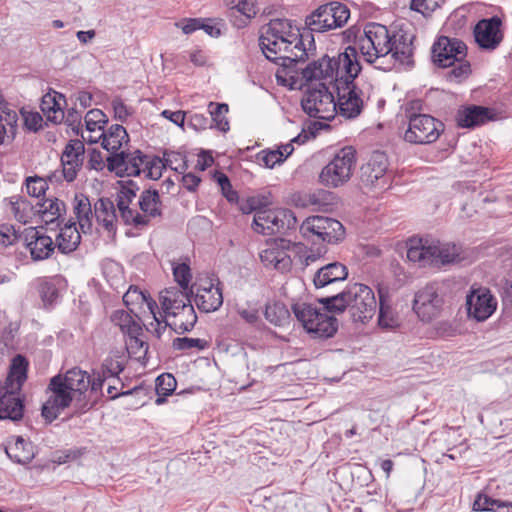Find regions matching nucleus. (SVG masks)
<instances>
[{"label": "nucleus", "mask_w": 512, "mask_h": 512, "mask_svg": "<svg viewBox=\"0 0 512 512\" xmlns=\"http://www.w3.org/2000/svg\"><path fill=\"white\" fill-rule=\"evenodd\" d=\"M335 196L332 192L319 189L313 193L299 194L293 201L296 206L312 207L313 210L327 211L334 204Z\"/></svg>", "instance_id": "28"}, {"label": "nucleus", "mask_w": 512, "mask_h": 512, "mask_svg": "<svg viewBox=\"0 0 512 512\" xmlns=\"http://www.w3.org/2000/svg\"><path fill=\"white\" fill-rule=\"evenodd\" d=\"M176 385V379L172 374L163 373L159 375L155 380V392L157 394L155 404L162 405L165 403L166 397L174 392Z\"/></svg>", "instance_id": "46"}, {"label": "nucleus", "mask_w": 512, "mask_h": 512, "mask_svg": "<svg viewBox=\"0 0 512 512\" xmlns=\"http://www.w3.org/2000/svg\"><path fill=\"white\" fill-rule=\"evenodd\" d=\"M73 212L78 220L83 233H87L92 228V206L88 196L82 193H76L73 200Z\"/></svg>", "instance_id": "32"}, {"label": "nucleus", "mask_w": 512, "mask_h": 512, "mask_svg": "<svg viewBox=\"0 0 512 512\" xmlns=\"http://www.w3.org/2000/svg\"><path fill=\"white\" fill-rule=\"evenodd\" d=\"M458 66H454L447 72L446 78L448 81L460 83L471 74V65L469 62L461 60Z\"/></svg>", "instance_id": "56"}, {"label": "nucleus", "mask_w": 512, "mask_h": 512, "mask_svg": "<svg viewBox=\"0 0 512 512\" xmlns=\"http://www.w3.org/2000/svg\"><path fill=\"white\" fill-rule=\"evenodd\" d=\"M301 106L303 111L312 118L332 120L336 115L335 98L325 83L309 87L305 92Z\"/></svg>", "instance_id": "8"}, {"label": "nucleus", "mask_w": 512, "mask_h": 512, "mask_svg": "<svg viewBox=\"0 0 512 512\" xmlns=\"http://www.w3.org/2000/svg\"><path fill=\"white\" fill-rule=\"evenodd\" d=\"M388 158L384 152L375 151L360 169V180L365 187L385 190L389 186L386 176Z\"/></svg>", "instance_id": "15"}, {"label": "nucleus", "mask_w": 512, "mask_h": 512, "mask_svg": "<svg viewBox=\"0 0 512 512\" xmlns=\"http://www.w3.org/2000/svg\"><path fill=\"white\" fill-rule=\"evenodd\" d=\"M100 138H102V147L111 152V154L118 153L117 151L122 147L123 143L129 141L126 129L120 124L111 125L107 132H102Z\"/></svg>", "instance_id": "34"}, {"label": "nucleus", "mask_w": 512, "mask_h": 512, "mask_svg": "<svg viewBox=\"0 0 512 512\" xmlns=\"http://www.w3.org/2000/svg\"><path fill=\"white\" fill-rule=\"evenodd\" d=\"M356 164V152L350 147L342 148L322 169L319 179L328 187H339L348 182Z\"/></svg>", "instance_id": "9"}, {"label": "nucleus", "mask_w": 512, "mask_h": 512, "mask_svg": "<svg viewBox=\"0 0 512 512\" xmlns=\"http://www.w3.org/2000/svg\"><path fill=\"white\" fill-rule=\"evenodd\" d=\"M391 43L392 57L401 63H408L413 55L412 38L407 34L393 35Z\"/></svg>", "instance_id": "42"}, {"label": "nucleus", "mask_w": 512, "mask_h": 512, "mask_svg": "<svg viewBox=\"0 0 512 512\" xmlns=\"http://www.w3.org/2000/svg\"><path fill=\"white\" fill-rule=\"evenodd\" d=\"M144 161H147V155L140 150L112 153L106 158L107 169L115 172L118 177L140 175Z\"/></svg>", "instance_id": "16"}, {"label": "nucleus", "mask_w": 512, "mask_h": 512, "mask_svg": "<svg viewBox=\"0 0 512 512\" xmlns=\"http://www.w3.org/2000/svg\"><path fill=\"white\" fill-rule=\"evenodd\" d=\"M173 275L179 286L186 290L191 280L190 267L185 263L178 264L173 268Z\"/></svg>", "instance_id": "64"}, {"label": "nucleus", "mask_w": 512, "mask_h": 512, "mask_svg": "<svg viewBox=\"0 0 512 512\" xmlns=\"http://www.w3.org/2000/svg\"><path fill=\"white\" fill-rule=\"evenodd\" d=\"M127 351L130 355L141 358L148 351V343L140 338L141 335H126Z\"/></svg>", "instance_id": "54"}, {"label": "nucleus", "mask_w": 512, "mask_h": 512, "mask_svg": "<svg viewBox=\"0 0 512 512\" xmlns=\"http://www.w3.org/2000/svg\"><path fill=\"white\" fill-rule=\"evenodd\" d=\"M175 350L187 351L191 349L205 350L209 347V342L200 338L178 337L172 344Z\"/></svg>", "instance_id": "50"}, {"label": "nucleus", "mask_w": 512, "mask_h": 512, "mask_svg": "<svg viewBox=\"0 0 512 512\" xmlns=\"http://www.w3.org/2000/svg\"><path fill=\"white\" fill-rule=\"evenodd\" d=\"M323 16L331 23L333 29L342 28L350 18L349 8L338 1H331L320 5Z\"/></svg>", "instance_id": "31"}, {"label": "nucleus", "mask_w": 512, "mask_h": 512, "mask_svg": "<svg viewBox=\"0 0 512 512\" xmlns=\"http://www.w3.org/2000/svg\"><path fill=\"white\" fill-rule=\"evenodd\" d=\"M337 92L336 113L352 119L357 117L363 109L362 90L355 82L340 81L334 85Z\"/></svg>", "instance_id": "13"}, {"label": "nucleus", "mask_w": 512, "mask_h": 512, "mask_svg": "<svg viewBox=\"0 0 512 512\" xmlns=\"http://www.w3.org/2000/svg\"><path fill=\"white\" fill-rule=\"evenodd\" d=\"M440 2L441 0H411L410 7L424 16H428L440 7Z\"/></svg>", "instance_id": "62"}, {"label": "nucleus", "mask_w": 512, "mask_h": 512, "mask_svg": "<svg viewBox=\"0 0 512 512\" xmlns=\"http://www.w3.org/2000/svg\"><path fill=\"white\" fill-rule=\"evenodd\" d=\"M164 161L165 166H170L180 174H183L188 169L186 156L180 152H165Z\"/></svg>", "instance_id": "53"}, {"label": "nucleus", "mask_w": 512, "mask_h": 512, "mask_svg": "<svg viewBox=\"0 0 512 512\" xmlns=\"http://www.w3.org/2000/svg\"><path fill=\"white\" fill-rule=\"evenodd\" d=\"M289 44V40L276 38L267 30L259 37V46L266 59L282 67L286 73L297 72V64L306 61L296 57L300 52Z\"/></svg>", "instance_id": "6"}, {"label": "nucleus", "mask_w": 512, "mask_h": 512, "mask_svg": "<svg viewBox=\"0 0 512 512\" xmlns=\"http://www.w3.org/2000/svg\"><path fill=\"white\" fill-rule=\"evenodd\" d=\"M492 119L491 109L483 106L471 105L459 109L456 114V122L462 128H474Z\"/></svg>", "instance_id": "26"}, {"label": "nucleus", "mask_w": 512, "mask_h": 512, "mask_svg": "<svg viewBox=\"0 0 512 512\" xmlns=\"http://www.w3.org/2000/svg\"><path fill=\"white\" fill-rule=\"evenodd\" d=\"M466 305L469 317L481 322L494 313L497 302L488 290H484L468 295Z\"/></svg>", "instance_id": "23"}, {"label": "nucleus", "mask_w": 512, "mask_h": 512, "mask_svg": "<svg viewBox=\"0 0 512 512\" xmlns=\"http://www.w3.org/2000/svg\"><path fill=\"white\" fill-rule=\"evenodd\" d=\"M348 277L347 267L340 262H332L320 267L314 274L313 283L317 289L343 282Z\"/></svg>", "instance_id": "25"}, {"label": "nucleus", "mask_w": 512, "mask_h": 512, "mask_svg": "<svg viewBox=\"0 0 512 512\" xmlns=\"http://www.w3.org/2000/svg\"><path fill=\"white\" fill-rule=\"evenodd\" d=\"M467 46L457 38L440 36L432 46L433 62L439 67H451L455 62L464 60Z\"/></svg>", "instance_id": "14"}, {"label": "nucleus", "mask_w": 512, "mask_h": 512, "mask_svg": "<svg viewBox=\"0 0 512 512\" xmlns=\"http://www.w3.org/2000/svg\"><path fill=\"white\" fill-rule=\"evenodd\" d=\"M24 400L20 396V390L14 385L0 386V420L17 422L24 415Z\"/></svg>", "instance_id": "20"}, {"label": "nucleus", "mask_w": 512, "mask_h": 512, "mask_svg": "<svg viewBox=\"0 0 512 512\" xmlns=\"http://www.w3.org/2000/svg\"><path fill=\"white\" fill-rule=\"evenodd\" d=\"M47 393L49 395L42 405L41 414L48 423H51L64 409L70 406L73 393L62 380V374H57L50 379Z\"/></svg>", "instance_id": "11"}, {"label": "nucleus", "mask_w": 512, "mask_h": 512, "mask_svg": "<svg viewBox=\"0 0 512 512\" xmlns=\"http://www.w3.org/2000/svg\"><path fill=\"white\" fill-rule=\"evenodd\" d=\"M85 146L79 139L70 140L61 155L62 176L73 182L84 162Z\"/></svg>", "instance_id": "19"}, {"label": "nucleus", "mask_w": 512, "mask_h": 512, "mask_svg": "<svg viewBox=\"0 0 512 512\" xmlns=\"http://www.w3.org/2000/svg\"><path fill=\"white\" fill-rule=\"evenodd\" d=\"M300 231L305 237L308 233H312L329 244H336L345 237V228L342 223L325 216L307 218L300 226Z\"/></svg>", "instance_id": "12"}, {"label": "nucleus", "mask_w": 512, "mask_h": 512, "mask_svg": "<svg viewBox=\"0 0 512 512\" xmlns=\"http://www.w3.org/2000/svg\"><path fill=\"white\" fill-rule=\"evenodd\" d=\"M164 167L165 164L159 157L150 158L147 156V161H144L142 171L146 174V177L157 180L161 177Z\"/></svg>", "instance_id": "55"}, {"label": "nucleus", "mask_w": 512, "mask_h": 512, "mask_svg": "<svg viewBox=\"0 0 512 512\" xmlns=\"http://www.w3.org/2000/svg\"><path fill=\"white\" fill-rule=\"evenodd\" d=\"M379 315L378 323L382 328L393 329L399 326L398 318L393 313L389 304H387L388 289L379 287Z\"/></svg>", "instance_id": "40"}, {"label": "nucleus", "mask_w": 512, "mask_h": 512, "mask_svg": "<svg viewBox=\"0 0 512 512\" xmlns=\"http://www.w3.org/2000/svg\"><path fill=\"white\" fill-rule=\"evenodd\" d=\"M265 254L278 270L288 269L291 265V259L284 251L269 250L265 251Z\"/></svg>", "instance_id": "59"}, {"label": "nucleus", "mask_w": 512, "mask_h": 512, "mask_svg": "<svg viewBox=\"0 0 512 512\" xmlns=\"http://www.w3.org/2000/svg\"><path fill=\"white\" fill-rule=\"evenodd\" d=\"M501 20L498 17L480 20L474 28L476 43L483 49L494 50L502 41Z\"/></svg>", "instance_id": "21"}, {"label": "nucleus", "mask_w": 512, "mask_h": 512, "mask_svg": "<svg viewBox=\"0 0 512 512\" xmlns=\"http://www.w3.org/2000/svg\"><path fill=\"white\" fill-rule=\"evenodd\" d=\"M291 309L296 319L314 338H330L338 329V321L334 316L320 312L311 304L297 302L292 305Z\"/></svg>", "instance_id": "5"}, {"label": "nucleus", "mask_w": 512, "mask_h": 512, "mask_svg": "<svg viewBox=\"0 0 512 512\" xmlns=\"http://www.w3.org/2000/svg\"><path fill=\"white\" fill-rule=\"evenodd\" d=\"M407 258L409 261L418 262L421 266L435 267L459 263L463 259L459 246L427 239L410 240Z\"/></svg>", "instance_id": "3"}, {"label": "nucleus", "mask_w": 512, "mask_h": 512, "mask_svg": "<svg viewBox=\"0 0 512 512\" xmlns=\"http://www.w3.org/2000/svg\"><path fill=\"white\" fill-rule=\"evenodd\" d=\"M191 302V297L186 290H180L177 287H169L166 288L160 294V303L164 313L169 311H175V309H179L181 304H186Z\"/></svg>", "instance_id": "35"}, {"label": "nucleus", "mask_w": 512, "mask_h": 512, "mask_svg": "<svg viewBox=\"0 0 512 512\" xmlns=\"http://www.w3.org/2000/svg\"><path fill=\"white\" fill-rule=\"evenodd\" d=\"M81 241V235L75 222L65 224L56 238L55 246L63 254H69L77 249Z\"/></svg>", "instance_id": "33"}, {"label": "nucleus", "mask_w": 512, "mask_h": 512, "mask_svg": "<svg viewBox=\"0 0 512 512\" xmlns=\"http://www.w3.org/2000/svg\"><path fill=\"white\" fill-rule=\"evenodd\" d=\"M322 14L323 12L321 11L320 6H318L305 17V28L308 29L310 33V47L315 45L314 38L312 36L313 33H325L327 31L334 30L331 23L327 22Z\"/></svg>", "instance_id": "43"}, {"label": "nucleus", "mask_w": 512, "mask_h": 512, "mask_svg": "<svg viewBox=\"0 0 512 512\" xmlns=\"http://www.w3.org/2000/svg\"><path fill=\"white\" fill-rule=\"evenodd\" d=\"M123 302L127 307L133 304L146 303L151 314H154V310L157 308V303L150 297L149 293L140 290L136 286H130L123 296Z\"/></svg>", "instance_id": "48"}, {"label": "nucleus", "mask_w": 512, "mask_h": 512, "mask_svg": "<svg viewBox=\"0 0 512 512\" xmlns=\"http://www.w3.org/2000/svg\"><path fill=\"white\" fill-rule=\"evenodd\" d=\"M415 109H420L418 101L411 102L405 109L408 128L404 133V140L415 145L434 143L444 132L443 122L428 114H417Z\"/></svg>", "instance_id": "4"}, {"label": "nucleus", "mask_w": 512, "mask_h": 512, "mask_svg": "<svg viewBox=\"0 0 512 512\" xmlns=\"http://www.w3.org/2000/svg\"><path fill=\"white\" fill-rule=\"evenodd\" d=\"M194 301L198 309L209 313L218 310L223 304L222 290L210 283L209 287L197 289Z\"/></svg>", "instance_id": "29"}, {"label": "nucleus", "mask_w": 512, "mask_h": 512, "mask_svg": "<svg viewBox=\"0 0 512 512\" xmlns=\"http://www.w3.org/2000/svg\"><path fill=\"white\" fill-rule=\"evenodd\" d=\"M142 216L146 217L147 225L151 219L160 218L162 216V201L158 190L146 189L142 191L138 202Z\"/></svg>", "instance_id": "30"}, {"label": "nucleus", "mask_w": 512, "mask_h": 512, "mask_svg": "<svg viewBox=\"0 0 512 512\" xmlns=\"http://www.w3.org/2000/svg\"><path fill=\"white\" fill-rule=\"evenodd\" d=\"M62 380L73 394L78 393L79 396H82L89 389V374L79 367L69 369L62 375Z\"/></svg>", "instance_id": "38"}, {"label": "nucleus", "mask_w": 512, "mask_h": 512, "mask_svg": "<svg viewBox=\"0 0 512 512\" xmlns=\"http://www.w3.org/2000/svg\"><path fill=\"white\" fill-rule=\"evenodd\" d=\"M129 200H117V207L120 212V217L126 225H133L135 228H143L147 226L146 217L141 213L132 210L129 207Z\"/></svg>", "instance_id": "47"}, {"label": "nucleus", "mask_w": 512, "mask_h": 512, "mask_svg": "<svg viewBox=\"0 0 512 512\" xmlns=\"http://www.w3.org/2000/svg\"><path fill=\"white\" fill-rule=\"evenodd\" d=\"M18 116L16 111H8L6 116L0 115V145L4 144L5 138L13 140L17 132Z\"/></svg>", "instance_id": "49"}, {"label": "nucleus", "mask_w": 512, "mask_h": 512, "mask_svg": "<svg viewBox=\"0 0 512 512\" xmlns=\"http://www.w3.org/2000/svg\"><path fill=\"white\" fill-rule=\"evenodd\" d=\"M392 37L386 26L368 23L359 37V50L368 63L385 57L392 51Z\"/></svg>", "instance_id": "7"}, {"label": "nucleus", "mask_w": 512, "mask_h": 512, "mask_svg": "<svg viewBox=\"0 0 512 512\" xmlns=\"http://www.w3.org/2000/svg\"><path fill=\"white\" fill-rule=\"evenodd\" d=\"M360 71L357 48L349 45L337 57L324 55L309 63L302 69V77L306 81L329 80V83L336 85L340 81L355 82Z\"/></svg>", "instance_id": "2"}, {"label": "nucleus", "mask_w": 512, "mask_h": 512, "mask_svg": "<svg viewBox=\"0 0 512 512\" xmlns=\"http://www.w3.org/2000/svg\"><path fill=\"white\" fill-rule=\"evenodd\" d=\"M105 114L99 109L90 110L85 116V124L86 129L90 132L95 131L96 129L102 130L103 126L101 123H105L104 120Z\"/></svg>", "instance_id": "60"}, {"label": "nucleus", "mask_w": 512, "mask_h": 512, "mask_svg": "<svg viewBox=\"0 0 512 512\" xmlns=\"http://www.w3.org/2000/svg\"><path fill=\"white\" fill-rule=\"evenodd\" d=\"M111 321L118 326L124 335H142L143 329L140 319L136 320L125 310H115L111 315Z\"/></svg>", "instance_id": "36"}, {"label": "nucleus", "mask_w": 512, "mask_h": 512, "mask_svg": "<svg viewBox=\"0 0 512 512\" xmlns=\"http://www.w3.org/2000/svg\"><path fill=\"white\" fill-rule=\"evenodd\" d=\"M188 115V126L195 131L205 130L207 128H213L209 116L203 113H187Z\"/></svg>", "instance_id": "61"}, {"label": "nucleus", "mask_w": 512, "mask_h": 512, "mask_svg": "<svg viewBox=\"0 0 512 512\" xmlns=\"http://www.w3.org/2000/svg\"><path fill=\"white\" fill-rule=\"evenodd\" d=\"M5 452L11 460L21 465L29 464L35 457L34 445L22 436H12Z\"/></svg>", "instance_id": "27"}, {"label": "nucleus", "mask_w": 512, "mask_h": 512, "mask_svg": "<svg viewBox=\"0 0 512 512\" xmlns=\"http://www.w3.org/2000/svg\"><path fill=\"white\" fill-rule=\"evenodd\" d=\"M442 305L437 286L429 284L415 294L413 310L422 321L429 322L439 314Z\"/></svg>", "instance_id": "17"}, {"label": "nucleus", "mask_w": 512, "mask_h": 512, "mask_svg": "<svg viewBox=\"0 0 512 512\" xmlns=\"http://www.w3.org/2000/svg\"><path fill=\"white\" fill-rule=\"evenodd\" d=\"M94 214L99 223L111 232L114 230L116 221V211L113 201L109 198H100L94 205Z\"/></svg>", "instance_id": "39"}, {"label": "nucleus", "mask_w": 512, "mask_h": 512, "mask_svg": "<svg viewBox=\"0 0 512 512\" xmlns=\"http://www.w3.org/2000/svg\"><path fill=\"white\" fill-rule=\"evenodd\" d=\"M61 100L65 101V97L62 94L55 92V95L52 96V106H50L51 113L53 114L51 115L48 113L47 115V120L55 124L61 123L65 117V112L63 111L60 103Z\"/></svg>", "instance_id": "58"}, {"label": "nucleus", "mask_w": 512, "mask_h": 512, "mask_svg": "<svg viewBox=\"0 0 512 512\" xmlns=\"http://www.w3.org/2000/svg\"><path fill=\"white\" fill-rule=\"evenodd\" d=\"M228 111L229 107L225 103L210 102L208 104V114L213 128H217L219 131L224 133L230 129L229 122L226 117Z\"/></svg>", "instance_id": "45"}, {"label": "nucleus", "mask_w": 512, "mask_h": 512, "mask_svg": "<svg viewBox=\"0 0 512 512\" xmlns=\"http://www.w3.org/2000/svg\"><path fill=\"white\" fill-rule=\"evenodd\" d=\"M28 195L40 198L45 195L48 189L47 180L39 176H29L25 180Z\"/></svg>", "instance_id": "51"}, {"label": "nucleus", "mask_w": 512, "mask_h": 512, "mask_svg": "<svg viewBox=\"0 0 512 512\" xmlns=\"http://www.w3.org/2000/svg\"><path fill=\"white\" fill-rule=\"evenodd\" d=\"M166 325L177 334H184L191 331L196 322L197 315L191 302L181 304L179 309L165 313Z\"/></svg>", "instance_id": "24"}, {"label": "nucleus", "mask_w": 512, "mask_h": 512, "mask_svg": "<svg viewBox=\"0 0 512 512\" xmlns=\"http://www.w3.org/2000/svg\"><path fill=\"white\" fill-rule=\"evenodd\" d=\"M318 302L329 313L339 314L347 309L352 321L360 323L372 319L377 308L374 292L362 283L349 284L335 295L319 298Z\"/></svg>", "instance_id": "1"}, {"label": "nucleus", "mask_w": 512, "mask_h": 512, "mask_svg": "<svg viewBox=\"0 0 512 512\" xmlns=\"http://www.w3.org/2000/svg\"><path fill=\"white\" fill-rule=\"evenodd\" d=\"M10 205L15 217L26 222L24 212L28 209H32L30 202L26 198L17 195L10 197Z\"/></svg>", "instance_id": "63"}, {"label": "nucleus", "mask_w": 512, "mask_h": 512, "mask_svg": "<svg viewBox=\"0 0 512 512\" xmlns=\"http://www.w3.org/2000/svg\"><path fill=\"white\" fill-rule=\"evenodd\" d=\"M266 30L276 38L289 40V45L300 52L296 57L300 60L308 59V50L304 45V33H300L298 27L293 26L292 21L288 19H273L269 22Z\"/></svg>", "instance_id": "18"}, {"label": "nucleus", "mask_w": 512, "mask_h": 512, "mask_svg": "<svg viewBox=\"0 0 512 512\" xmlns=\"http://www.w3.org/2000/svg\"><path fill=\"white\" fill-rule=\"evenodd\" d=\"M264 316L266 320L274 326H285L290 321V312L281 302L267 303Z\"/></svg>", "instance_id": "44"}, {"label": "nucleus", "mask_w": 512, "mask_h": 512, "mask_svg": "<svg viewBox=\"0 0 512 512\" xmlns=\"http://www.w3.org/2000/svg\"><path fill=\"white\" fill-rule=\"evenodd\" d=\"M24 240L34 261L48 259L56 248L52 238L35 227L25 230Z\"/></svg>", "instance_id": "22"}, {"label": "nucleus", "mask_w": 512, "mask_h": 512, "mask_svg": "<svg viewBox=\"0 0 512 512\" xmlns=\"http://www.w3.org/2000/svg\"><path fill=\"white\" fill-rule=\"evenodd\" d=\"M296 226L297 218L290 209L258 210L252 224L254 231L263 235L285 234Z\"/></svg>", "instance_id": "10"}, {"label": "nucleus", "mask_w": 512, "mask_h": 512, "mask_svg": "<svg viewBox=\"0 0 512 512\" xmlns=\"http://www.w3.org/2000/svg\"><path fill=\"white\" fill-rule=\"evenodd\" d=\"M28 362L26 358L20 354L16 355L11 362L10 371L5 381L6 385H14L16 390H21V387L27 379Z\"/></svg>", "instance_id": "41"}, {"label": "nucleus", "mask_w": 512, "mask_h": 512, "mask_svg": "<svg viewBox=\"0 0 512 512\" xmlns=\"http://www.w3.org/2000/svg\"><path fill=\"white\" fill-rule=\"evenodd\" d=\"M95 370L108 379L110 377H118L123 372L124 365L112 357H107L102 362L100 368Z\"/></svg>", "instance_id": "52"}, {"label": "nucleus", "mask_w": 512, "mask_h": 512, "mask_svg": "<svg viewBox=\"0 0 512 512\" xmlns=\"http://www.w3.org/2000/svg\"><path fill=\"white\" fill-rule=\"evenodd\" d=\"M256 158L259 163H262L267 168H273L276 164L284 162L280 149L262 150L257 154Z\"/></svg>", "instance_id": "57"}, {"label": "nucleus", "mask_w": 512, "mask_h": 512, "mask_svg": "<svg viewBox=\"0 0 512 512\" xmlns=\"http://www.w3.org/2000/svg\"><path fill=\"white\" fill-rule=\"evenodd\" d=\"M36 207L42 221L46 224L54 223L66 212L65 203L58 198L45 199L43 202H38Z\"/></svg>", "instance_id": "37"}]
</instances>
